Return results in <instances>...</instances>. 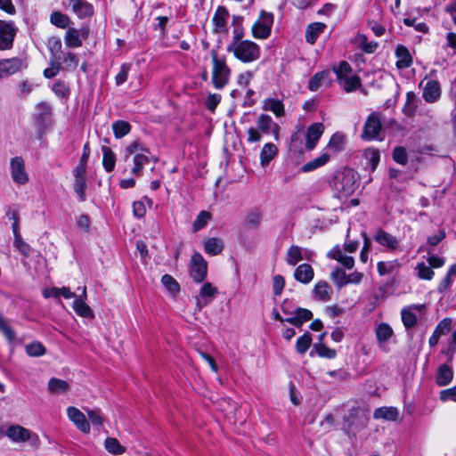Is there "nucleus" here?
Wrapping results in <instances>:
<instances>
[{
  "label": "nucleus",
  "mask_w": 456,
  "mask_h": 456,
  "mask_svg": "<svg viewBox=\"0 0 456 456\" xmlns=\"http://www.w3.org/2000/svg\"><path fill=\"white\" fill-rule=\"evenodd\" d=\"M333 71L336 74L337 82L346 93L354 92L362 86L360 77L353 73V69L348 62L340 61L333 67Z\"/></svg>",
  "instance_id": "f257e3e1"
},
{
  "label": "nucleus",
  "mask_w": 456,
  "mask_h": 456,
  "mask_svg": "<svg viewBox=\"0 0 456 456\" xmlns=\"http://www.w3.org/2000/svg\"><path fill=\"white\" fill-rule=\"evenodd\" d=\"M227 52L232 53L236 59L244 63L253 62L258 60L261 55L260 46L250 40L231 43L227 46Z\"/></svg>",
  "instance_id": "f03ea898"
},
{
  "label": "nucleus",
  "mask_w": 456,
  "mask_h": 456,
  "mask_svg": "<svg viewBox=\"0 0 456 456\" xmlns=\"http://www.w3.org/2000/svg\"><path fill=\"white\" fill-rule=\"evenodd\" d=\"M273 132L275 138H278L279 126L273 122L271 116L261 114L256 120V127H249L248 129V142H257L261 140L262 134H269Z\"/></svg>",
  "instance_id": "7ed1b4c3"
},
{
  "label": "nucleus",
  "mask_w": 456,
  "mask_h": 456,
  "mask_svg": "<svg viewBox=\"0 0 456 456\" xmlns=\"http://www.w3.org/2000/svg\"><path fill=\"white\" fill-rule=\"evenodd\" d=\"M333 188L338 198L352 195L356 189V177L354 170L346 169L334 178Z\"/></svg>",
  "instance_id": "20e7f679"
},
{
  "label": "nucleus",
  "mask_w": 456,
  "mask_h": 456,
  "mask_svg": "<svg viewBox=\"0 0 456 456\" xmlns=\"http://www.w3.org/2000/svg\"><path fill=\"white\" fill-rule=\"evenodd\" d=\"M213 70L212 83L216 89H223L230 80L231 69L224 59H220L216 52L211 53Z\"/></svg>",
  "instance_id": "39448f33"
},
{
  "label": "nucleus",
  "mask_w": 456,
  "mask_h": 456,
  "mask_svg": "<svg viewBox=\"0 0 456 456\" xmlns=\"http://www.w3.org/2000/svg\"><path fill=\"white\" fill-rule=\"evenodd\" d=\"M7 437L15 444L30 441L32 444L39 443L38 436L20 425H7Z\"/></svg>",
  "instance_id": "423d86ee"
},
{
  "label": "nucleus",
  "mask_w": 456,
  "mask_h": 456,
  "mask_svg": "<svg viewBox=\"0 0 456 456\" xmlns=\"http://www.w3.org/2000/svg\"><path fill=\"white\" fill-rule=\"evenodd\" d=\"M273 14L261 11L258 20L252 26V35L256 38L265 39L271 34Z\"/></svg>",
  "instance_id": "0eeeda50"
},
{
  "label": "nucleus",
  "mask_w": 456,
  "mask_h": 456,
  "mask_svg": "<svg viewBox=\"0 0 456 456\" xmlns=\"http://www.w3.org/2000/svg\"><path fill=\"white\" fill-rule=\"evenodd\" d=\"M189 268L190 275L195 282L201 283L205 280L208 273V263L200 253L195 252L192 255Z\"/></svg>",
  "instance_id": "6e6552de"
},
{
  "label": "nucleus",
  "mask_w": 456,
  "mask_h": 456,
  "mask_svg": "<svg viewBox=\"0 0 456 456\" xmlns=\"http://www.w3.org/2000/svg\"><path fill=\"white\" fill-rule=\"evenodd\" d=\"M17 31L18 28L13 21L0 20V51L9 50L12 47Z\"/></svg>",
  "instance_id": "1a4fd4ad"
},
{
  "label": "nucleus",
  "mask_w": 456,
  "mask_h": 456,
  "mask_svg": "<svg viewBox=\"0 0 456 456\" xmlns=\"http://www.w3.org/2000/svg\"><path fill=\"white\" fill-rule=\"evenodd\" d=\"M62 5L66 9L70 8L79 19L91 17L94 13L93 4L86 0H62Z\"/></svg>",
  "instance_id": "9d476101"
},
{
  "label": "nucleus",
  "mask_w": 456,
  "mask_h": 456,
  "mask_svg": "<svg viewBox=\"0 0 456 456\" xmlns=\"http://www.w3.org/2000/svg\"><path fill=\"white\" fill-rule=\"evenodd\" d=\"M381 131V121L379 115L378 113H371L367 118L363 131L362 134V138L363 140H374L378 137L379 132Z\"/></svg>",
  "instance_id": "9b49d317"
},
{
  "label": "nucleus",
  "mask_w": 456,
  "mask_h": 456,
  "mask_svg": "<svg viewBox=\"0 0 456 456\" xmlns=\"http://www.w3.org/2000/svg\"><path fill=\"white\" fill-rule=\"evenodd\" d=\"M27 67L22 59L13 57L0 60V74L2 78L14 75Z\"/></svg>",
  "instance_id": "f8f14e48"
},
{
  "label": "nucleus",
  "mask_w": 456,
  "mask_h": 456,
  "mask_svg": "<svg viewBox=\"0 0 456 456\" xmlns=\"http://www.w3.org/2000/svg\"><path fill=\"white\" fill-rule=\"evenodd\" d=\"M217 288L210 282H205L200 289L199 294L196 296V307L200 311L207 306L217 295Z\"/></svg>",
  "instance_id": "ddd939ff"
},
{
  "label": "nucleus",
  "mask_w": 456,
  "mask_h": 456,
  "mask_svg": "<svg viewBox=\"0 0 456 456\" xmlns=\"http://www.w3.org/2000/svg\"><path fill=\"white\" fill-rule=\"evenodd\" d=\"M422 80L419 86L423 87L422 97L428 103L437 102L441 97V86L437 80L429 79L425 82Z\"/></svg>",
  "instance_id": "4468645a"
},
{
  "label": "nucleus",
  "mask_w": 456,
  "mask_h": 456,
  "mask_svg": "<svg viewBox=\"0 0 456 456\" xmlns=\"http://www.w3.org/2000/svg\"><path fill=\"white\" fill-rule=\"evenodd\" d=\"M67 415L69 419L79 429L81 432L87 434L90 432V423L86 419L85 414L74 406L67 408Z\"/></svg>",
  "instance_id": "2eb2a0df"
},
{
  "label": "nucleus",
  "mask_w": 456,
  "mask_h": 456,
  "mask_svg": "<svg viewBox=\"0 0 456 456\" xmlns=\"http://www.w3.org/2000/svg\"><path fill=\"white\" fill-rule=\"evenodd\" d=\"M324 132V126L322 123L317 122L312 124L306 130L305 133V149L308 151H313L320 138Z\"/></svg>",
  "instance_id": "dca6fc26"
},
{
  "label": "nucleus",
  "mask_w": 456,
  "mask_h": 456,
  "mask_svg": "<svg viewBox=\"0 0 456 456\" xmlns=\"http://www.w3.org/2000/svg\"><path fill=\"white\" fill-rule=\"evenodd\" d=\"M11 173L12 180L19 184H25L28 181V175L25 170L24 161L20 157L11 159Z\"/></svg>",
  "instance_id": "f3484780"
},
{
  "label": "nucleus",
  "mask_w": 456,
  "mask_h": 456,
  "mask_svg": "<svg viewBox=\"0 0 456 456\" xmlns=\"http://www.w3.org/2000/svg\"><path fill=\"white\" fill-rule=\"evenodd\" d=\"M374 240L379 245L387 248V249L389 251H395L399 247V240L392 234L381 229H379L376 232L374 235Z\"/></svg>",
  "instance_id": "a211bd4d"
},
{
  "label": "nucleus",
  "mask_w": 456,
  "mask_h": 456,
  "mask_svg": "<svg viewBox=\"0 0 456 456\" xmlns=\"http://www.w3.org/2000/svg\"><path fill=\"white\" fill-rule=\"evenodd\" d=\"M452 320L451 318H444L436 325L433 334L429 338L428 344L431 347L438 344L440 337L446 335L452 330Z\"/></svg>",
  "instance_id": "6ab92c4d"
},
{
  "label": "nucleus",
  "mask_w": 456,
  "mask_h": 456,
  "mask_svg": "<svg viewBox=\"0 0 456 456\" xmlns=\"http://www.w3.org/2000/svg\"><path fill=\"white\" fill-rule=\"evenodd\" d=\"M229 18V12L224 6H218L216 13L212 19L214 24V31L216 33H226L227 32V20Z\"/></svg>",
  "instance_id": "aec40b11"
},
{
  "label": "nucleus",
  "mask_w": 456,
  "mask_h": 456,
  "mask_svg": "<svg viewBox=\"0 0 456 456\" xmlns=\"http://www.w3.org/2000/svg\"><path fill=\"white\" fill-rule=\"evenodd\" d=\"M424 305H414L409 307H405L401 312L402 321L406 329L413 328L417 324V315L414 311H422Z\"/></svg>",
  "instance_id": "412c9836"
},
{
  "label": "nucleus",
  "mask_w": 456,
  "mask_h": 456,
  "mask_svg": "<svg viewBox=\"0 0 456 456\" xmlns=\"http://www.w3.org/2000/svg\"><path fill=\"white\" fill-rule=\"evenodd\" d=\"M77 289L81 290V294L77 298L74 300L73 309L74 311L82 317H92L93 312L90 307L86 304L85 299L86 297V288L82 287Z\"/></svg>",
  "instance_id": "4be33fe9"
},
{
  "label": "nucleus",
  "mask_w": 456,
  "mask_h": 456,
  "mask_svg": "<svg viewBox=\"0 0 456 456\" xmlns=\"http://www.w3.org/2000/svg\"><path fill=\"white\" fill-rule=\"evenodd\" d=\"M328 257L334 259L340 263L345 268L352 269L354 265V259L353 256H346L343 249L338 246H335L329 253Z\"/></svg>",
  "instance_id": "5701e85b"
},
{
  "label": "nucleus",
  "mask_w": 456,
  "mask_h": 456,
  "mask_svg": "<svg viewBox=\"0 0 456 456\" xmlns=\"http://www.w3.org/2000/svg\"><path fill=\"white\" fill-rule=\"evenodd\" d=\"M395 56L397 58L396 67L398 69H407L412 63V57L407 49L403 45H398L395 49Z\"/></svg>",
  "instance_id": "b1692460"
},
{
  "label": "nucleus",
  "mask_w": 456,
  "mask_h": 456,
  "mask_svg": "<svg viewBox=\"0 0 456 456\" xmlns=\"http://www.w3.org/2000/svg\"><path fill=\"white\" fill-rule=\"evenodd\" d=\"M314 270L308 264L298 265L294 273L295 279L304 284H307L314 279Z\"/></svg>",
  "instance_id": "393cba45"
},
{
  "label": "nucleus",
  "mask_w": 456,
  "mask_h": 456,
  "mask_svg": "<svg viewBox=\"0 0 456 456\" xmlns=\"http://www.w3.org/2000/svg\"><path fill=\"white\" fill-rule=\"evenodd\" d=\"M330 159V154L327 151L322 152L319 157L304 164L301 167L303 173H309L326 165Z\"/></svg>",
  "instance_id": "a878e982"
},
{
  "label": "nucleus",
  "mask_w": 456,
  "mask_h": 456,
  "mask_svg": "<svg viewBox=\"0 0 456 456\" xmlns=\"http://www.w3.org/2000/svg\"><path fill=\"white\" fill-rule=\"evenodd\" d=\"M64 43L69 48H78L82 46L83 42L78 29L73 27L68 28L64 36Z\"/></svg>",
  "instance_id": "bb28decb"
},
{
  "label": "nucleus",
  "mask_w": 456,
  "mask_h": 456,
  "mask_svg": "<svg viewBox=\"0 0 456 456\" xmlns=\"http://www.w3.org/2000/svg\"><path fill=\"white\" fill-rule=\"evenodd\" d=\"M354 44L366 53H373L379 44L376 41H368V37L364 34H357L354 38Z\"/></svg>",
  "instance_id": "cd10ccee"
},
{
  "label": "nucleus",
  "mask_w": 456,
  "mask_h": 456,
  "mask_svg": "<svg viewBox=\"0 0 456 456\" xmlns=\"http://www.w3.org/2000/svg\"><path fill=\"white\" fill-rule=\"evenodd\" d=\"M399 417V411L395 407H379L373 412V418L376 419H385L395 421Z\"/></svg>",
  "instance_id": "c85d7f7f"
},
{
  "label": "nucleus",
  "mask_w": 456,
  "mask_h": 456,
  "mask_svg": "<svg viewBox=\"0 0 456 456\" xmlns=\"http://www.w3.org/2000/svg\"><path fill=\"white\" fill-rule=\"evenodd\" d=\"M224 248L223 240L219 238H208L204 241V251L210 256H217L222 253Z\"/></svg>",
  "instance_id": "c756f323"
},
{
  "label": "nucleus",
  "mask_w": 456,
  "mask_h": 456,
  "mask_svg": "<svg viewBox=\"0 0 456 456\" xmlns=\"http://www.w3.org/2000/svg\"><path fill=\"white\" fill-rule=\"evenodd\" d=\"M314 298L327 302L331 297V288L326 281H319L314 288L313 290Z\"/></svg>",
  "instance_id": "7c9ffc66"
},
{
  "label": "nucleus",
  "mask_w": 456,
  "mask_h": 456,
  "mask_svg": "<svg viewBox=\"0 0 456 456\" xmlns=\"http://www.w3.org/2000/svg\"><path fill=\"white\" fill-rule=\"evenodd\" d=\"M326 25L322 22H314L307 26L305 30V40L307 43L314 45L318 37L323 32Z\"/></svg>",
  "instance_id": "2f4dec72"
},
{
  "label": "nucleus",
  "mask_w": 456,
  "mask_h": 456,
  "mask_svg": "<svg viewBox=\"0 0 456 456\" xmlns=\"http://www.w3.org/2000/svg\"><path fill=\"white\" fill-rule=\"evenodd\" d=\"M49 20L51 24L62 29L69 28V25L72 23L70 17L60 11L53 12L50 14Z\"/></svg>",
  "instance_id": "473e14b6"
},
{
  "label": "nucleus",
  "mask_w": 456,
  "mask_h": 456,
  "mask_svg": "<svg viewBox=\"0 0 456 456\" xmlns=\"http://www.w3.org/2000/svg\"><path fill=\"white\" fill-rule=\"evenodd\" d=\"M61 69L62 70H75L79 63L78 56L71 52H66L61 53Z\"/></svg>",
  "instance_id": "72a5a7b5"
},
{
  "label": "nucleus",
  "mask_w": 456,
  "mask_h": 456,
  "mask_svg": "<svg viewBox=\"0 0 456 456\" xmlns=\"http://www.w3.org/2000/svg\"><path fill=\"white\" fill-rule=\"evenodd\" d=\"M149 151H142V153H137L134 156L133 162L134 167L131 170V173L136 176H139L142 173V169L145 165H147L150 161V158L147 155Z\"/></svg>",
  "instance_id": "f704fd0d"
},
{
  "label": "nucleus",
  "mask_w": 456,
  "mask_h": 456,
  "mask_svg": "<svg viewBox=\"0 0 456 456\" xmlns=\"http://www.w3.org/2000/svg\"><path fill=\"white\" fill-rule=\"evenodd\" d=\"M46 46L51 53L50 59H61V53H62V43L59 37H50L46 41Z\"/></svg>",
  "instance_id": "c9c22d12"
},
{
  "label": "nucleus",
  "mask_w": 456,
  "mask_h": 456,
  "mask_svg": "<svg viewBox=\"0 0 456 456\" xmlns=\"http://www.w3.org/2000/svg\"><path fill=\"white\" fill-rule=\"evenodd\" d=\"M453 378V370L447 364H442L436 373V383L440 387L448 385Z\"/></svg>",
  "instance_id": "e433bc0d"
},
{
  "label": "nucleus",
  "mask_w": 456,
  "mask_h": 456,
  "mask_svg": "<svg viewBox=\"0 0 456 456\" xmlns=\"http://www.w3.org/2000/svg\"><path fill=\"white\" fill-rule=\"evenodd\" d=\"M278 148L272 142L265 143L260 152V161L263 167L267 166L277 155Z\"/></svg>",
  "instance_id": "4c0bfd02"
},
{
  "label": "nucleus",
  "mask_w": 456,
  "mask_h": 456,
  "mask_svg": "<svg viewBox=\"0 0 456 456\" xmlns=\"http://www.w3.org/2000/svg\"><path fill=\"white\" fill-rule=\"evenodd\" d=\"M401 265L398 260L380 261L377 264V270L379 275H388L396 273Z\"/></svg>",
  "instance_id": "58836bf2"
},
{
  "label": "nucleus",
  "mask_w": 456,
  "mask_h": 456,
  "mask_svg": "<svg viewBox=\"0 0 456 456\" xmlns=\"http://www.w3.org/2000/svg\"><path fill=\"white\" fill-rule=\"evenodd\" d=\"M102 166L106 172L110 173L113 171L116 164V155L112 150L108 146H102Z\"/></svg>",
  "instance_id": "ea45409f"
},
{
  "label": "nucleus",
  "mask_w": 456,
  "mask_h": 456,
  "mask_svg": "<svg viewBox=\"0 0 456 456\" xmlns=\"http://www.w3.org/2000/svg\"><path fill=\"white\" fill-rule=\"evenodd\" d=\"M264 110L272 111L277 117H282L285 113L284 105L281 100L268 98L264 102Z\"/></svg>",
  "instance_id": "a19ab883"
},
{
  "label": "nucleus",
  "mask_w": 456,
  "mask_h": 456,
  "mask_svg": "<svg viewBox=\"0 0 456 456\" xmlns=\"http://www.w3.org/2000/svg\"><path fill=\"white\" fill-rule=\"evenodd\" d=\"M48 390L52 394H63L69 390V385L63 379L52 378L48 381Z\"/></svg>",
  "instance_id": "79ce46f5"
},
{
  "label": "nucleus",
  "mask_w": 456,
  "mask_h": 456,
  "mask_svg": "<svg viewBox=\"0 0 456 456\" xmlns=\"http://www.w3.org/2000/svg\"><path fill=\"white\" fill-rule=\"evenodd\" d=\"M301 260H303V248L297 245L290 246L286 254L287 264L294 266Z\"/></svg>",
  "instance_id": "37998d69"
},
{
  "label": "nucleus",
  "mask_w": 456,
  "mask_h": 456,
  "mask_svg": "<svg viewBox=\"0 0 456 456\" xmlns=\"http://www.w3.org/2000/svg\"><path fill=\"white\" fill-rule=\"evenodd\" d=\"M329 70L315 73L309 80L308 88L312 92L317 91L323 82L329 77Z\"/></svg>",
  "instance_id": "c03bdc74"
},
{
  "label": "nucleus",
  "mask_w": 456,
  "mask_h": 456,
  "mask_svg": "<svg viewBox=\"0 0 456 456\" xmlns=\"http://www.w3.org/2000/svg\"><path fill=\"white\" fill-rule=\"evenodd\" d=\"M112 130L116 138L119 139L131 131V125L125 120H117L112 124Z\"/></svg>",
  "instance_id": "a18cd8bd"
},
{
  "label": "nucleus",
  "mask_w": 456,
  "mask_h": 456,
  "mask_svg": "<svg viewBox=\"0 0 456 456\" xmlns=\"http://www.w3.org/2000/svg\"><path fill=\"white\" fill-rule=\"evenodd\" d=\"M345 143V135L341 133H335L330 139L326 149L331 150L333 152L342 151Z\"/></svg>",
  "instance_id": "49530a36"
},
{
  "label": "nucleus",
  "mask_w": 456,
  "mask_h": 456,
  "mask_svg": "<svg viewBox=\"0 0 456 456\" xmlns=\"http://www.w3.org/2000/svg\"><path fill=\"white\" fill-rule=\"evenodd\" d=\"M105 449L111 454L120 455L126 452V448L114 437H108L104 443Z\"/></svg>",
  "instance_id": "de8ad7c7"
},
{
  "label": "nucleus",
  "mask_w": 456,
  "mask_h": 456,
  "mask_svg": "<svg viewBox=\"0 0 456 456\" xmlns=\"http://www.w3.org/2000/svg\"><path fill=\"white\" fill-rule=\"evenodd\" d=\"M393 335V330L387 323L382 322L376 328V337L379 342H387Z\"/></svg>",
  "instance_id": "09e8293b"
},
{
  "label": "nucleus",
  "mask_w": 456,
  "mask_h": 456,
  "mask_svg": "<svg viewBox=\"0 0 456 456\" xmlns=\"http://www.w3.org/2000/svg\"><path fill=\"white\" fill-rule=\"evenodd\" d=\"M456 277V264L452 265L446 273L445 277L440 281L437 290L442 293L448 289L452 284V279Z\"/></svg>",
  "instance_id": "8fccbe9b"
},
{
  "label": "nucleus",
  "mask_w": 456,
  "mask_h": 456,
  "mask_svg": "<svg viewBox=\"0 0 456 456\" xmlns=\"http://www.w3.org/2000/svg\"><path fill=\"white\" fill-rule=\"evenodd\" d=\"M161 282L172 296H175L180 291L178 282L169 274H164Z\"/></svg>",
  "instance_id": "3c124183"
},
{
  "label": "nucleus",
  "mask_w": 456,
  "mask_h": 456,
  "mask_svg": "<svg viewBox=\"0 0 456 456\" xmlns=\"http://www.w3.org/2000/svg\"><path fill=\"white\" fill-rule=\"evenodd\" d=\"M330 278L338 288H342L348 284L347 275L340 267H337L333 270L330 274Z\"/></svg>",
  "instance_id": "603ef678"
},
{
  "label": "nucleus",
  "mask_w": 456,
  "mask_h": 456,
  "mask_svg": "<svg viewBox=\"0 0 456 456\" xmlns=\"http://www.w3.org/2000/svg\"><path fill=\"white\" fill-rule=\"evenodd\" d=\"M211 214L208 211H200L193 222V232L202 230L211 219Z\"/></svg>",
  "instance_id": "864d4df0"
},
{
  "label": "nucleus",
  "mask_w": 456,
  "mask_h": 456,
  "mask_svg": "<svg viewBox=\"0 0 456 456\" xmlns=\"http://www.w3.org/2000/svg\"><path fill=\"white\" fill-rule=\"evenodd\" d=\"M86 178H74L73 189L79 200H86Z\"/></svg>",
  "instance_id": "5fc2aeb1"
},
{
  "label": "nucleus",
  "mask_w": 456,
  "mask_h": 456,
  "mask_svg": "<svg viewBox=\"0 0 456 456\" xmlns=\"http://www.w3.org/2000/svg\"><path fill=\"white\" fill-rule=\"evenodd\" d=\"M142 151H147V149L139 141H134L126 147L124 158L125 159H127L132 155L134 156L135 154L142 153Z\"/></svg>",
  "instance_id": "6e6d98bb"
},
{
  "label": "nucleus",
  "mask_w": 456,
  "mask_h": 456,
  "mask_svg": "<svg viewBox=\"0 0 456 456\" xmlns=\"http://www.w3.org/2000/svg\"><path fill=\"white\" fill-rule=\"evenodd\" d=\"M26 353L32 357L42 356L45 354V347L40 342H33L26 346Z\"/></svg>",
  "instance_id": "4d7b16f0"
},
{
  "label": "nucleus",
  "mask_w": 456,
  "mask_h": 456,
  "mask_svg": "<svg viewBox=\"0 0 456 456\" xmlns=\"http://www.w3.org/2000/svg\"><path fill=\"white\" fill-rule=\"evenodd\" d=\"M417 108V97L413 92H408L406 94V102L403 107V112L411 116L413 114Z\"/></svg>",
  "instance_id": "13d9d810"
},
{
  "label": "nucleus",
  "mask_w": 456,
  "mask_h": 456,
  "mask_svg": "<svg viewBox=\"0 0 456 456\" xmlns=\"http://www.w3.org/2000/svg\"><path fill=\"white\" fill-rule=\"evenodd\" d=\"M61 69V61L56 59H50V67L44 70V76L46 78H53Z\"/></svg>",
  "instance_id": "bf43d9fd"
},
{
  "label": "nucleus",
  "mask_w": 456,
  "mask_h": 456,
  "mask_svg": "<svg viewBox=\"0 0 456 456\" xmlns=\"http://www.w3.org/2000/svg\"><path fill=\"white\" fill-rule=\"evenodd\" d=\"M52 89H53V93L58 97H61V98H67L70 93L69 86L64 81H61V80H57L53 85Z\"/></svg>",
  "instance_id": "052dcab7"
},
{
  "label": "nucleus",
  "mask_w": 456,
  "mask_h": 456,
  "mask_svg": "<svg viewBox=\"0 0 456 456\" xmlns=\"http://www.w3.org/2000/svg\"><path fill=\"white\" fill-rule=\"evenodd\" d=\"M311 342L312 338L311 335L308 333H305L303 336L299 337L296 343L297 351L301 354H305L310 347Z\"/></svg>",
  "instance_id": "680f3d73"
},
{
  "label": "nucleus",
  "mask_w": 456,
  "mask_h": 456,
  "mask_svg": "<svg viewBox=\"0 0 456 456\" xmlns=\"http://www.w3.org/2000/svg\"><path fill=\"white\" fill-rule=\"evenodd\" d=\"M261 220H262L261 212L258 209H254V210L250 211L249 213H248L246 219H245V223L247 225H248L252 228H256L260 224Z\"/></svg>",
  "instance_id": "e2e57ef3"
},
{
  "label": "nucleus",
  "mask_w": 456,
  "mask_h": 456,
  "mask_svg": "<svg viewBox=\"0 0 456 456\" xmlns=\"http://www.w3.org/2000/svg\"><path fill=\"white\" fill-rule=\"evenodd\" d=\"M0 330L4 335V337L8 339V341L12 342L15 338V332L12 328L8 324L7 321L4 318L0 317Z\"/></svg>",
  "instance_id": "0e129e2a"
},
{
  "label": "nucleus",
  "mask_w": 456,
  "mask_h": 456,
  "mask_svg": "<svg viewBox=\"0 0 456 456\" xmlns=\"http://www.w3.org/2000/svg\"><path fill=\"white\" fill-rule=\"evenodd\" d=\"M418 271V276L423 280H431L434 276V272L431 266L427 265L425 263L418 264L416 267Z\"/></svg>",
  "instance_id": "69168bd1"
},
{
  "label": "nucleus",
  "mask_w": 456,
  "mask_h": 456,
  "mask_svg": "<svg viewBox=\"0 0 456 456\" xmlns=\"http://www.w3.org/2000/svg\"><path fill=\"white\" fill-rule=\"evenodd\" d=\"M131 66L132 65L130 63H123L121 65L119 72L115 77V81L118 86H120L126 81Z\"/></svg>",
  "instance_id": "338daca9"
},
{
  "label": "nucleus",
  "mask_w": 456,
  "mask_h": 456,
  "mask_svg": "<svg viewBox=\"0 0 456 456\" xmlns=\"http://www.w3.org/2000/svg\"><path fill=\"white\" fill-rule=\"evenodd\" d=\"M393 159L396 163L405 165L408 161L406 150L403 147H395L393 151Z\"/></svg>",
  "instance_id": "774afa93"
}]
</instances>
